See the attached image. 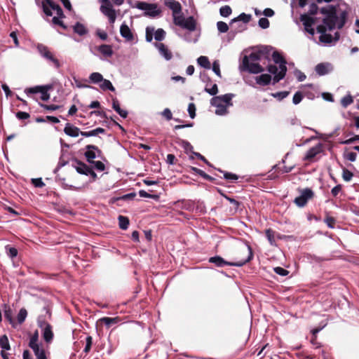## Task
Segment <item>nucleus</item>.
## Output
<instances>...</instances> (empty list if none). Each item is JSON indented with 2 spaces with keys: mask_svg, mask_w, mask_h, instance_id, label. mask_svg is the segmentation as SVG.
I'll use <instances>...</instances> for the list:
<instances>
[{
  "mask_svg": "<svg viewBox=\"0 0 359 359\" xmlns=\"http://www.w3.org/2000/svg\"><path fill=\"white\" fill-rule=\"evenodd\" d=\"M338 6L329 5L320 9V13L325 15L323 20V25L317 27L316 30L318 33L324 34L326 33L327 28L330 30L334 29L336 27L341 29L347 19L348 12L346 10L339 11Z\"/></svg>",
  "mask_w": 359,
  "mask_h": 359,
  "instance_id": "1",
  "label": "nucleus"
},
{
  "mask_svg": "<svg viewBox=\"0 0 359 359\" xmlns=\"http://www.w3.org/2000/svg\"><path fill=\"white\" fill-rule=\"evenodd\" d=\"M253 257V253L252 249L250 246L248 248V257L245 259H241L238 262H227L224 260L220 256H215L209 258L208 262L210 263L214 264L217 267H222L225 265L226 266H242L245 265L246 263L249 262Z\"/></svg>",
  "mask_w": 359,
  "mask_h": 359,
  "instance_id": "2",
  "label": "nucleus"
},
{
  "mask_svg": "<svg viewBox=\"0 0 359 359\" xmlns=\"http://www.w3.org/2000/svg\"><path fill=\"white\" fill-rule=\"evenodd\" d=\"M272 58L276 64L279 65V69L278 74L273 76V83L279 82L283 79L287 72L286 60L278 51H274L272 54Z\"/></svg>",
  "mask_w": 359,
  "mask_h": 359,
  "instance_id": "3",
  "label": "nucleus"
},
{
  "mask_svg": "<svg viewBox=\"0 0 359 359\" xmlns=\"http://www.w3.org/2000/svg\"><path fill=\"white\" fill-rule=\"evenodd\" d=\"M240 69L242 72H248L251 74H258L264 71V68L259 63L252 61L250 62L247 55L243 57Z\"/></svg>",
  "mask_w": 359,
  "mask_h": 359,
  "instance_id": "4",
  "label": "nucleus"
},
{
  "mask_svg": "<svg viewBox=\"0 0 359 359\" xmlns=\"http://www.w3.org/2000/svg\"><path fill=\"white\" fill-rule=\"evenodd\" d=\"M298 191L300 193V196L296 197L294 200V204L299 208L304 207L308 201L314 197V192L310 188L306 189H298Z\"/></svg>",
  "mask_w": 359,
  "mask_h": 359,
  "instance_id": "5",
  "label": "nucleus"
},
{
  "mask_svg": "<svg viewBox=\"0 0 359 359\" xmlns=\"http://www.w3.org/2000/svg\"><path fill=\"white\" fill-rule=\"evenodd\" d=\"M72 165L79 174L90 175L93 180H95L97 178V174L93 168L78 159H74Z\"/></svg>",
  "mask_w": 359,
  "mask_h": 359,
  "instance_id": "6",
  "label": "nucleus"
},
{
  "mask_svg": "<svg viewBox=\"0 0 359 359\" xmlns=\"http://www.w3.org/2000/svg\"><path fill=\"white\" fill-rule=\"evenodd\" d=\"M25 92L28 96L39 102L41 107H45V104L39 101V100L45 101V86H36L28 88L25 90Z\"/></svg>",
  "mask_w": 359,
  "mask_h": 359,
  "instance_id": "7",
  "label": "nucleus"
},
{
  "mask_svg": "<svg viewBox=\"0 0 359 359\" xmlns=\"http://www.w3.org/2000/svg\"><path fill=\"white\" fill-rule=\"evenodd\" d=\"M324 151V145L322 143H318L316 146L310 148L306 152L305 156L304 157V161H307L312 162L314 161L315 157L323 153Z\"/></svg>",
  "mask_w": 359,
  "mask_h": 359,
  "instance_id": "8",
  "label": "nucleus"
},
{
  "mask_svg": "<svg viewBox=\"0 0 359 359\" xmlns=\"http://www.w3.org/2000/svg\"><path fill=\"white\" fill-rule=\"evenodd\" d=\"M53 11H54L58 17H65L62 9L59 4L52 0H46V17L51 16Z\"/></svg>",
  "mask_w": 359,
  "mask_h": 359,
  "instance_id": "9",
  "label": "nucleus"
},
{
  "mask_svg": "<svg viewBox=\"0 0 359 359\" xmlns=\"http://www.w3.org/2000/svg\"><path fill=\"white\" fill-rule=\"evenodd\" d=\"M100 11L104 15L107 17L116 13L109 0H102Z\"/></svg>",
  "mask_w": 359,
  "mask_h": 359,
  "instance_id": "10",
  "label": "nucleus"
},
{
  "mask_svg": "<svg viewBox=\"0 0 359 359\" xmlns=\"http://www.w3.org/2000/svg\"><path fill=\"white\" fill-rule=\"evenodd\" d=\"M332 69V67L331 64L328 62L319 63L315 67L316 73L320 76L328 74Z\"/></svg>",
  "mask_w": 359,
  "mask_h": 359,
  "instance_id": "11",
  "label": "nucleus"
},
{
  "mask_svg": "<svg viewBox=\"0 0 359 359\" xmlns=\"http://www.w3.org/2000/svg\"><path fill=\"white\" fill-rule=\"evenodd\" d=\"M165 4L172 11V15H178L182 13V6L179 1L175 0H166Z\"/></svg>",
  "mask_w": 359,
  "mask_h": 359,
  "instance_id": "12",
  "label": "nucleus"
},
{
  "mask_svg": "<svg viewBox=\"0 0 359 359\" xmlns=\"http://www.w3.org/2000/svg\"><path fill=\"white\" fill-rule=\"evenodd\" d=\"M120 34L121 36L126 39L127 41H132L134 39V35L133 32L126 23H123L121 25Z\"/></svg>",
  "mask_w": 359,
  "mask_h": 359,
  "instance_id": "13",
  "label": "nucleus"
},
{
  "mask_svg": "<svg viewBox=\"0 0 359 359\" xmlns=\"http://www.w3.org/2000/svg\"><path fill=\"white\" fill-rule=\"evenodd\" d=\"M51 93H53V86L52 85H46V102L51 100L53 102L60 103L62 96L58 91L55 93L57 95H54L53 97H51Z\"/></svg>",
  "mask_w": 359,
  "mask_h": 359,
  "instance_id": "14",
  "label": "nucleus"
},
{
  "mask_svg": "<svg viewBox=\"0 0 359 359\" xmlns=\"http://www.w3.org/2000/svg\"><path fill=\"white\" fill-rule=\"evenodd\" d=\"M156 47L158 49L161 55H163L167 60H170L172 57L171 51L164 43H156Z\"/></svg>",
  "mask_w": 359,
  "mask_h": 359,
  "instance_id": "15",
  "label": "nucleus"
},
{
  "mask_svg": "<svg viewBox=\"0 0 359 359\" xmlns=\"http://www.w3.org/2000/svg\"><path fill=\"white\" fill-rule=\"evenodd\" d=\"M64 132L66 135L70 136V137H78L79 134H81V132L79 128L74 126L73 125L70 123H67L66 126L64 128Z\"/></svg>",
  "mask_w": 359,
  "mask_h": 359,
  "instance_id": "16",
  "label": "nucleus"
},
{
  "mask_svg": "<svg viewBox=\"0 0 359 359\" xmlns=\"http://www.w3.org/2000/svg\"><path fill=\"white\" fill-rule=\"evenodd\" d=\"M46 60L53 66L55 69H59L62 66V63L59 59L51 52L46 50Z\"/></svg>",
  "mask_w": 359,
  "mask_h": 359,
  "instance_id": "17",
  "label": "nucleus"
},
{
  "mask_svg": "<svg viewBox=\"0 0 359 359\" xmlns=\"http://www.w3.org/2000/svg\"><path fill=\"white\" fill-rule=\"evenodd\" d=\"M182 27L189 31H194L196 28V22L193 16H190L184 20Z\"/></svg>",
  "mask_w": 359,
  "mask_h": 359,
  "instance_id": "18",
  "label": "nucleus"
},
{
  "mask_svg": "<svg viewBox=\"0 0 359 359\" xmlns=\"http://www.w3.org/2000/svg\"><path fill=\"white\" fill-rule=\"evenodd\" d=\"M112 108L123 118L128 116V111L120 107L119 102L116 98L112 99Z\"/></svg>",
  "mask_w": 359,
  "mask_h": 359,
  "instance_id": "19",
  "label": "nucleus"
},
{
  "mask_svg": "<svg viewBox=\"0 0 359 359\" xmlns=\"http://www.w3.org/2000/svg\"><path fill=\"white\" fill-rule=\"evenodd\" d=\"M135 6L137 8H138L140 10L145 11H150L152 9H156L158 7L157 4H149V3H147L144 1H137L136 3Z\"/></svg>",
  "mask_w": 359,
  "mask_h": 359,
  "instance_id": "20",
  "label": "nucleus"
},
{
  "mask_svg": "<svg viewBox=\"0 0 359 359\" xmlns=\"http://www.w3.org/2000/svg\"><path fill=\"white\" fill-rule=\"evenodd\" d=\"M271 81V75L268 74H262L256 78L257 83L262 86H267Z\"/></svg>",
  "mask_w": 359,
  "mask_h": 359,
  "instance_id": "21",
  "label": "nucleus"
},
{
  "mask_svg": "<svg viewBox=\"0 0 359 359\" xmlns=\"http://www.w3.org/2000/svg\"><path fill=\"white\" fill-rule=\"evenodd\" d=\"M29 346L33 350L37 359H45V350L40 349L38 344L29 345Z\"/></svg>",
  "mask_w": 359,
  "mask_h": 359,
  "instance_id": "22",
  "label": "nucleus"
},
{
  "mask_svg": "<svg viewBox=\"0 0 359 359\" xmlns=\"http://www.w3.org/2000/svg\"><path fill=\"white\" fill-rule=\"evenodd\" d=\"M98 50L106 57H111L113 55V50L110 45L102 44L98 47Z\"/></svg>",
  "mask_w": 359,
  "mask_h": 359,
  "instance_id": "23",
  "label": "nucleus"
},
{
  "mask_svg": "<svg viewBox=\"0 0 359 359\" xmlns=\"http://www.w3.org/2000/svg\"><path fill=\"white\" fill-rule=\"evenodd\" d=\"M300 20L303 22L304 27H312L315 22L314 18L309 15V14L301 15Z\"/></svg>",
  "mask_w": 359,
  "mask_h": 359,
  "instance_id": "24",
  "label": "nucleus"
},
{
  "mask_svg": "<svg viewBox=\"0 0 359 359\" xmlns=\"http://www.w3.org/2000/svg\"><path fill=\"white\" fill-rule=\"evenodd\" d=\"M73 30L80 36H83L88 32L86 27L79 22L73 26Z\"/></svg>",
  "mask_w": 359,
  "mask_h": 359,
  "instance_id": "25",
  "label": "nucleus"
},
{
  "mask_svg": "<svg viewBox=\"0 0 359 359\" xmlns=\"http://www.w3.org/2000/svg\"><path fill=\"white\" fill-rule=\"evenodd\" d=\"M265 51L264 50H259L257 52H252L250 54L248 57L249 60L252 62H257L262 59V57L265 55Z\"/></svg>",
  "mask_w": 359,
  "mask_h": 359,
  "instance_id": "26",
  "label": "nucleus"
},
{
  "mask_svg": "<svg viewBox=\"0 0 359 359\" xmlns=\"http://www.w3.org/2000/svg\"><path fill=\"white\" fill-rule=\"evenodd\" d=\"M224 197L232 204L233 206L231 208V210H233L234 213L236 212L238 210L240 209L242 205L241 202L226 195H224Z\"/></svg>",
  "mask_w": 359,
  "mask_h": 359,
  "instance_id": "27",
  "label": "nucleus"
},
{
  "mask_svg": "<svg viewBox=\"0 0 359 359\" xmlns=\"http://www.w3.org/2000/svg\"><path fill=\"white\" fill-rule=\"evenodd\" d=\"M53 337V327L50 324L46 323V349L48 348V345L52 342Z\"/></svg>",
  "mask_w": 359,
  "mask_h": 359,
  "instance_id": "28",
  "label": "nucleus"
},
{
  "mask_svg": "<svg viewBox=\"0 0 359 359\" xmlns=\"http://www.w3.org/2000/svg\"><path fill=\"white\" fill-rule=\"evenodd\" d=\"M100 88L102 90H110V91H112V92H114L115 91V88L113 86L111 82L109 81V80H107V79H103V81H102V83L100 84Z\"/></svg>",
  "mask_w": 359,
  "mask_h": 359,
  "instance_id": "29",
  "label": "nucleus"
},
{
  "mask_svg": "<svg viewBox=\"0 0 359 359\" xmlns=\"http://www.w3.org/2000/svg\"><path fill=\"white\" fill-rule=\"evenodd\" d=\"M4 317L6 320L9 321V323L13 325V327H15V322L13 318V311L8 306H5L4 309Z\"/></svg>",
  "mask_w": 359,
  "mask_h": 359,
  "instance_id": "30",
  "label": "nucleus"
},
{
  "mask_svg": "<svg viewBox=\"0 0 359 359\" xmlns=\"http://www.w3.org/2000/svg\"><path fill=\"white\" fill-rule=\"evenodd\" d=\"M118 219L120 229L123 230L127 229L130 223L129 219L127 217L123 215H119Z\"/></svg>",
  "mask_w": 359,
  "mask_h": 359,
  "instance_id": "31",
  "label": "nucleus"
},
{
  "mask_svg": "<svg viewBox=\"0 0 359 359\" xmlns=\"http://www.w3.org/2000/svg\"><path fill=\"white\" fill-rule=\"evenodd\" d=\"M252 16L250 14H246L245 13H241L237 18H233L231 20V22H235L237 21H243L245 23H248L251 20Z\"/></svg>",
  "mask_w": 359,
  "mask_h": 359,
  "instance_id": "32",
  "label": "nucleus"
},
{
  "mask_svg": "<svg viewBox=\"0 0 359 359\" xmlns=\"http://www.w3.org/2000/svg\"><path fill=\"white\" fill-rule=\"evenodd\" d=\"M198 64L207 69H210L211 65L209 59L206 56H200L197 60Z\"/></svg>",
  "mask_w": 359,
  "mask_h": 359,
  "instance_id": "33",
  "label": "nucleus"
},
{
  "mask_svg": "<svg viewBox=\"0 0 359 359\" xmlns=\"http://www.w3.org/2000/svg\"><path fill=\"white\" fill-rule=\"evenodd\" d=\"M86 151L84 153V156L87 160V161L90 163H94V159L96 158V154L94 149H86Z\"/></svg>",
  "mask_w": 359,
  "mask_h": 359,
  "instance_id": "34",
  "label": "nucleus"
},
{
  "mask_svg": "<svg viewBox=\"0 0 359 359\" xmlns=\"http://www.w3.org/2000/svg\"><path fill=\"white\" fill-rule=\"evenodd\" d=\"M100 322L103 323L106 326L109 327L112 324H116L119 322V318H110V317H103L100 318Z\"/></svg>",
  "mask_w": 359,
  "mask_h": 359,
  "instance_id": "35",
  "label": "nucleus"
},
{
  "mask_svg": "<svg viewBox=\"0 0 359 359\" xmlns=\"http://www.w3.org/2000/svg\"><path fill=\"white\" fill-rule=\"evenodd\" d=\"M103 79L102 75L98 72H93L89 76L90 81L93 83H100L103 81Z\"/></svg>",
  "mask_w": 359,
  "mask_h": 359,
  "instance_id": "36",
  "label": "nucleus"
},
{
  "mask_svg": "<svg viewBox=\"0 0 359 359\" xmlns=\"http://www.w3.org/2000/svg\"><path fill=\"white\" fill-rule=\"evenodd\" d=\"M218 97L221 98V100L223 102V104H224L227 107L231 106L233 104L231 102V100L233 97V94L228 93Z\"/></svg>",
  "mask_w": 359,
  "mask_h": 359,
  "instance_id": "37",
  "label": "nucleus"
},
{
  "mask_svg": "<svg viewBox=\"0 0 359 359\" xmlns=\"http://www.w3.org/2000/svg\"><path fill=\"white\" fill-rule=\"evenodd\" d=\"M0 346L4 350L8 351L11 349L8 339L6 334H4L0 337Z\"/></svg>",
  "mask_w": 359,
  "mask_h": 359,
  "instance_id": "38",
  "label": "nucleus"
},
{
  "mask_svg": "<svg viewBox=\"0 0 359 359\" xmlns=\"http://www.w3.org/2000/svg\"><path fill=\"white\" fill-rule=\"evenodd\" d=\"M266 236L271 245H276V241L274 238L275 232L271 229H268L265 231Z\"/></svg>",
  "mask_w": 359,
  "mask_h": 359,
  "instance_id": "39",
  "label": "nucleus"
},
{
  "mask_svg": "<svg viewBox=\"0 0 359 359\" xmlns=\"http://www.w3.org/2000/svg\"><path fill=\"white\" fill-rule=\"evenodd\" d=\"M27 316V312L25 309H21L18 314L17 320L18 323L22 324Z\"/></svg>",
  "mask_w": 359,
  "mask_h": 359,
  "instance_id": "40",
  "label": "nucleus"
},
{
  "mask_svg": "<svg viewBox=\"0 0 359 359\" xmlns=\"http://www.w3.org/2000/svg\"><path fill=\"white\" fill-rule=\"evenodd\" d=\"M165 37V32L163 29H158L155 31L154 38L156 41H161L163 40Z\"/></svg>",
  "mask_w": 359,
  "mask_h": 359,
  "instance_id": "41",
  "label": "nucleus"
},
{
  "mask_svg": "<svg viewBox=\"0 0 359 359\" xmlns=\"http://www.w3.org/2000/svg\"><path fill=\"white\" fill-rule=\"evenodd\" d=\"M205 91L211 95H215L218 93V87L216 83L212 85L211 88L208 87V83L206 84Z\"/></svg>",
  "mask_w": 359,
  "mask_h": 359,
  "instance_id": "42",
  "label": "nucleus"
},
{
  "mask_svg": "<svg viewBox=\"0 0 359 359\" xmlns=\"http://www.w3.org/2000/svg\"><path fill=\"white\" fill-rule=\"evenodd\" d=\"M92 344H93V338L91 336H88L86 338V346L83 349V352L86 354H88L90 351Z\"/></svg>",
  "mask_w": 359,
  "mask_h": 359,
  "instance_id": "43",
  "label": "nucleus"
},
{
  "mask_svg": "<svg viewBox=\"0 0 359 359\" xmlns=\"http://www.w3.org/2000/svg\"><path fill=\"white\" fill-rule=\"evenodd\" d=\"M232 10L229 6H224L220 8L219 13L223 17H228L231 15Z\"/></svg>",
  "mask_w": 359,
  "mask_h": 359,
  "instance_id": "44",
  "label": "nucleus"
},
{
  "mask_svg": "<svg viewBox=\"0 0 359 359\" xmlns=\"http://www.w3.org/2000/svg\"><path fill=\"white\" fill-rule=\"evenodd\" d=\"M217 27L218 31L221 33H225L229 30L228 25L223 21L217 22Z\"/></svg>",
  "mask_w": 359,
  "mask_h": 359,
  "instance_id": "45",
  "label": "nucleus"
},
{
  "mask_svg": "<svg viewBox=\"0 0 359 359\" xmlns=\"http://www.w3.org/2000/svg\"><path fill=\"white\" fill-rule=\"evenodd\" d=\"M353 99L351 95H348L344 97L341 100V104L344 107H347L351 103H353Z\"/></svg>",
  "mask_w": 359,
  "mask_h": 359,
  "instance_id": "46",
  "label": "nucleus"
},
{
  "mask_svg": "<svg viewBox=\"0 0 359 359\" xmlns=\"http://www.w3.org/2000/svg\"><path fill=\"white\" fill-rule=\"evenodd\" d=\"M325 222L330 229H334L335 226L336 219L334 217L327 215L325 218Z\"/></svg>",
  "mask_w": 359,
  "mask_h": 359,
  "instance_id": "47",
  "label": "nucleus"
},
{
  "mask_svg": "<svg viewBox=\"0 0 359 359\" xmlns=\"http://www.w3.org/2000/svg\"><path fill=\"white\" fill-rule=\"evenodd\" d=\"M185 18L184 16L181 14L180 15H173V22L175 25L180 26L182 27V25L184 21Z\"/></svg>",
  "mask_w": 359,
  "mask_h": 359,
  "instance_id": "48",
  "label": "nucleus"
},
{
  "mask_svg": "<svg viewBox=\"0 0 359 359\" xmlns=\"http://www.w3.org/2000/svg\"><path fill=\"white\" fill-rule=\"evenodd\" d=\"M290 94L289 91H281V92H277L275 93H272L271 95L277 98L278 100H282L284 98L287 97L288 95Z\"/></svg>",
  "mask_w": 359,
  "mask_h": 359,
  "instance_id": "49",
  "label": "nucleus"
},
{
  "mask_svg": "<svg viewBox=\"0 0 359 359\" xmlns=\"http://www.w3.org/2000/svg\"><path fill=\"white\" fill-rule=\"evenodd\" d=\"M320 41L326 43H330L333 41V37L330 34H321L319 37Z\"/></svg>",
  "mask_w": 359,
  "mask_h": 359,
  "instance_id": "50",
  "label": "nucleus"
},
{
  "mask_svg": "<svg viewBox=\"0 0 359 359\" xmlns=\"http://www.w3.org/2000/svg\"><path fill=\"white\" fill-rule=\"evenodd\" d=\"M303 98H304L303 93L301 91H297L295 93V94L293 96L292 102L294 104H298L299 103H300L302 102Z\"/></svg>",
  "mask_w": 359,
  "mask_h": 359,
  "instance_id": "51",
  "label": "nucleus"
},
{
  "mask_svg": "<svg viewBox=\"0 0 359 359\" xmlns=\"http://www.w3.org/2000/svg\"><path fill=\"white\" fill-rule=\"evenodd\" d=\"M161 13V11L160 9H152L150 11H145L144 15L145 16L151 17V18H155L158 15H159Z\"/></svg>",
  "mask_w": 359,
  "mask_h": 359,
  "instance_id": "52",
  "label": "nucleus"
},
{
  "mask_svg": "<svg viewBox=\"0 0 359 359\" xmlns=\"http://www.w3.org/2000/svg\"><path fill=\"white\" fill-rule=\"evenodd\" d=\"M61 18L60 17H58L57 15V16H55L52 18V22L54 24V25H59L60 27H61L63 29H67V27L64 24V22L60 19Z\"/></svg>",
  "mask_w": 359,
  "mask_h": 359,
  "instance_id": "53",
  "label": "nucleus"
},
{
  "mask_svg": "<svg viewBox=\"0 0 359 359\" xmlns=\"http://www.w3.org/2000/svg\"><path fill=\"white\" fill-rule=\"evenodd\" d=\"M154 32V28L147 27L146 28V40L148 42H151L153 39V34Z\"/></svg>",
  "mask_w": 359,
  "mask_h": 359,
  "instance_id": "54",
  "label": "nucleus"
},
{
  "mask_svg": "<svg viewBox=\"0 0 359 359\" xmlns=\"http://www.w3.org/2000/svg\"><path fill=\"white\" fill-rule=\"evenodd\" d=\"M86 149H94L96 154V157L102 158L103 153L97 146L93 144H88L86 146Z\"/></svg>",
  "mask_w": 359,
  "mask_h": 359,
  "instance_id": "55",
  "label": "nucleus"
},
{
  "mask_svg": "<svg viewBox=\"0 0 359 359\" xmlns=\"http://www.w3.org/2000/svg\"><path fill=\"white\" fill-rule=\"evenodd\" d=\"M31 182L34 187L41 188L44 186V183L42 178H32Z\"/></svg>",
  "mask_w": 359,
  "mask_h": 359,
  "instance_id": "56",
  "label": "nucleus"
},
{
  "mask_svg": "<svg viewBox=\"0 0 359 359\" xmlns=\"http://www.w3.org/2000/svg\"><path fill=\"white\" fill-rule=\"evenodd\" d=\"M353 176V174L348 170H347L346 168H344L343 170L342 177H343L344 180H345L346 182H349L352 179Z\"/></svg>",
  "mask_w": 359,
  "mask_h": 359,
  "instance_id": "57",
  "label": "nucleus"
},
{
  "mask_svg": "<svg viewBox=\"0 0 359 359\" xmlns=\"http://www.w3.org/2000/svg\"><path fill=\"white\" fill-rule=\"evenodd\" d=\"M210 103L212 106H215L216 107H222V105L224 104L221 100V98L217 96L213 97L210 100Z\"/></svg>",
  "mask_w": 359,
  "mask_h": 359,
  "instance_id": "58",
  "label": "nucleus"
},
{
  "mask_svg": "<svg viewBox=\"0 0 359 359\" xmlns=\"http://www.w3.org/2000/svg\"><path fill=\"white\" fill-rule=\"evenodd\" d=\"M139 195L141 197L149 198H153V199H155V200H157L158 198V195L150 194L147 193V191H145L144 190H140L139 191Z\"/></svg>",
  "mask_w": 359,
  "mask_h": 359,
  "instance_id": "59",
  "label": "nucleus"
},
{
  "mask_svg": "<svg viewBox=\"0 0 359 359\" xmlns=\"http://www.w3.org/2000/svg\"><path fill=\"white\" fill-rule=\"evenodd\" d=\"M259 26L262 29H266L269 27V20L266 18H262L258 22Z\"/></svg>",
  "mask_w": 359,
  "mask_h": 359,
  "instance_id": "60",
  "label": "nucleus"
},
{
  "mask_svg": "<svg viewBox=\"0 0 359 359\" xmlns=\"http://www.w3.org/2000/svg\"><path fill=\"white\" fill-rule=\"evenodd\" d=\"M273 271H275L276 273L281 276H285L287 275H288L289 273V271L280 266H277V267H275L273 269Z\"/></svg>",
  "mask_w": 359,
  "mask_h": 359,
  "instance_id": "61",
  "label": "nucleus"
},
{
  "mask_svg": "<svg viewBox=\"0 0 359 359\" xmlns=\"http://www.w3.org/2000/svg\"><path fill=\"white\" fill-rule=\"evenodd\" d=\"M188 112L191 118H194L196 116V105L194 103H189L188 106Z\"/></svg>",
  "mask_w": 359,
  "mask_h": 359,
  "instance_id": "62",
  "label": "nucleus"
},
{
  "mask_svg": "<svg viewBox=\"0 0 359 359\" xmlns=\"http://www.w3.org/2000/svg\"><path fill=\"white\" fill-rule=\"evenodd\" d=\"M48 203H49L50 205H51L53 207V208L54 210H55L57 212H60V213L64 212V208L62 205H60L57 201H55V202L49 201Z\"/></svg>",
  "mask_w": 359,
  "mask_h": 359,
  "instance_id": "63",
  "label": "nucleus"
},
{
  "mask_svg": "<svg viewBox=\"0 0 359 359\" xmlns=\"http://www.w3.org/2000/svg\"><path fill=\"white\" fill-rule=\"evenodd\" d=\"M342 191V185L337 184L334 187H333L331 190V194L334 197H337L338 194Z\"/></svg>",
  "mask_w": 359,
  "mask_h": 359,
  "instance_id": "64",
  "label": "nucleus"
}]
</instances>
